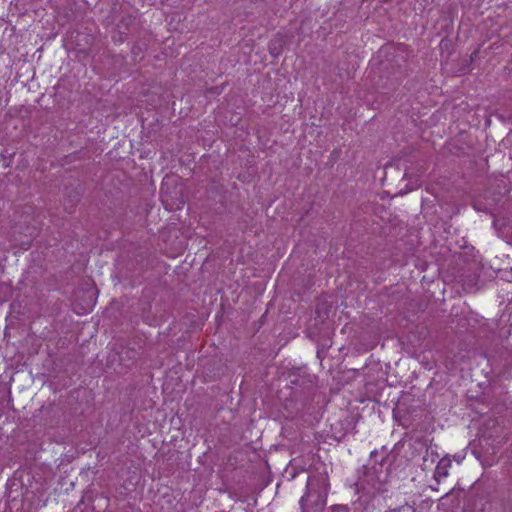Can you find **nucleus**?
Returning <instances> with one entry per match:
<instances>
[{
  "label": "nucleus",
  "instance_id": "f257e3e1",
  "mask_svg": "<svg viewBox=\"0 0 512 512\" xmlns=\"http://www.w3.org/2000/svg\"><path fill=\"white\" fill-rule=\"evenodd\" d=\"M384 458L381 459L378 466L365 465L363 472L355 483L356 492L368 498H374L377 494H383L388 491L387 482L389 476V467L383 469Z\"/></svg>",
  "mask_w": 512,
  "mask_h": 512
},
{
  "label": "nucleus",
  "instance_id": "f03ea898",
  "mask_svg": "<svg viewBox=\"0 0 512 512\" xmlns=\"http://www.w3.org/2000/svg\"><path fill=\"white\" fill-rule=\"evenodd\" d=\"M330 484L321 475L309 476L306 491L299 501L301 512H321L327 504Z\"/></svg>",
  "mask_w": 512,
  "mask_h": 512
},
{
  "label": "nucleus",
  "instance_id": "7ed1b4c3",
  "mask_svg": "<svg viewBox=\"0 0 512 512\" xmlns=\"http://www.w3.org/2000/svg\"><path fill=\"white\" fill-rule=\"evenodd\" d=\"M139 357V353L137 350L133 348H123L119 353V359L124 364L125 367H130L133 365Z\"/></svg>",
  "mask_w": 512,
  "mask_h": 512
},
{
  "label": "nucleus",
  "instance_id": "20e7f679",
  "mask_svg": "<svg viewBox=\"0 0 512 512\" xmlns=\"http://www.w3.org/2000/svg\"><path fill=\"white\" fill-rule=\"evenodd\" d=\"M450 466L449 460L442 459L438 465L436 466L435 472H434V479L437 481V484H439V481L441 478L446 477L448 475L447 468Z\"/></svg>",
  "mask_w": 512,
  "mask_h": 512
},
{
  "label": "nucleus",
  "instance_id": "39448f33",
  "mask_svg": "<svg viewBox=\"0 0 512 512\" xmlns=\"http://www.w3.org/2000/svg\"><path fill=\"white\" fill-rule=\"evenodd\" d=\"M291 384L294 386L303 387L304 389H311L314 385L313 377L310 375L298 376L291 380Z\"/></svg>",
  "mask_w": 512,
  "mask_h": 512
},
{
  "label": "nucleus",
  "instance_id": "423d86ee",
  "mask_svg": "<svg viewBox=\"0 0 512 512\" xmlns=\"http://www.w3.org/2000/svg\"><path fill=\"white\" fill-rule=\"evenodd\" d=\"M478 280H479V276L475 273L465 276V278L462 280L464 289H466L468 292L477 290L478 289V287H477Z\"/></svg>",
  "mask_w": 512,
  "mask_h": 512
},
{
  "label": "nucleus",
  "instance_id": "0eeeda50",
  "mask_svg": "<svg viewBox=\"0 0 512 512\" xmlns=\"http://www.w3.org/2000/svg\"><path fill=\"white\" fill-rule=\"evenodd\" d=\"M269 51L272 55L278 56L282 52V40L280 38L273 39L269 43Z\"/></svg>",
  "mask_w": 512,
  "mask_h": 512
},
{
  "label": "nucleus",
  "instance_id": "6e6552de",
  "mask_svg": "<svg viewBox=\"0 0 512 512\" xmlns=\"http://www.w3.org/2000/svg\"><path fill=\"white\" fill-rule=\"evenodd\" d=\"M80 200V195L78 192H74L73 196H71V199L69 200L70 205L68 206L65 203V209L68 210L69 208L72 209L74 205Z\"/></svg>",
  "mask_w": 512,
  "mask_h": 512
},
{
  "label": "nucleus",
  "instance_id": "1a4fd4ad",
  "mask_svg": "<svg viewBox=\"0 0 512 512\" xmlns=\"http://www.w3.org/2000/svg\"><path fill=\"white\" fill-rule=\"evenodd\" d=\"M330 512H349V508L346 505H333Z\"/></svg>",
  "mask_w": 512,
  "mask_h": 512
},
{
  "label": "nucleus",
  "instance_id": "9d476101",
  "mask_svg": "<svg viewBox=\"0 0 512 512\" xmlns=\"http://www.w3.org/2000/svg\"><path fill=\"white\" fill-rule=\"evenodd\" d=\"M113 39H114L115 41L123 42L125 38H124V35H123V33H122V32H118V33H117V37H116V36H114V37H113Z\"/></svg>",
  "mask_w": 512,
  "mask_h": 512
},
{
  "label": "nucleus",
  "instance_id": "9b49d317",
  "mask_svg": "<svg viewBox=\"0 0 512 512\" xmlns=\"http://www.w3.org/2000/svg\"><path fill=\"white\" fill-rule=\"evenodd\" d=\"M7 154H8V156H9V158H11V157L14 155V153H9L7 149H5V150H3V151L1 152V156H2L3 158H5V157L7 156Z\"/></svg>",
  "mask_w": 512,
  "mask_h": 512
},
{
  "label": "nucleus",
  "instance_id": "f8f14e48",
  "mask_svg": "<svg viewBox=\"0 0 512 512\" xmlns=\"http://www.w3.org/2000/svg\"><path fill=\"white\" fill-rule=\"evenodd\" d=\"M401 510H402V507H398V508H394V509H389L386 512H400Z\"/></svg>",
  "mask_w": 512,
  "mask_h": 512
},
{
  "label": "nucleus",
  "instance_id": "ddd939ff",
  "mask_svg": "<svg viewBox=\"0 0 512 512\" xmlns=\"http://www.w3.org/2000/svg\"><path fill=\"white\" fill-rule=\"evenodd\" d=\"M376 456H377V452H376V451L371 452V457H372V458H374V457H376Z\"/></svg>",
  "mask_w": 512,
  "mask_h": 512
},
{
  "label": "nucleus",
  "instance_id": "4468645a",
  "mask_svg": "<svg viewBox=\"0 0 512 512\" xmlns=\"http://www.w3.org/2000/svg\"><path fill=\"white\" fill-rule=\"evenodd\" d=\"M431 488H432L433 490H438V488L436 487V485L431 486Z\"/></svg>",
  "mask_w": 512,
  "mask_h": 512
},
{
  "label": "nucleus",
  "instance_id": "2eb2a0df",
  "mask_svg": "<svg viewBox=\"0 0 512 512\" xmlns=\"http://www.w3.org/2000/svg\"><path fill=\"white\" fill-rule=\"evenodd\" d=\"M431 488H432L433 490H438V488L436 487V485L431 486Z\"/></svg>",
  "mask_w": 512,
  "mask_h": 512
},
{
  "label": "nucleus",
  "instance_id": "dca6fc26",
  "mask_svg": "<svg viewBox=\"0 0 512 512\" xmlns=\"http://www.w3.org/2000/svg\"><path fill=\"white\" fill-rule=\"evenodd\" d=\"M132 52H133V53L138 52V49L133 48V49H132Z\"/></svg>",
  "mask_w": 512,
  "mask_h": 512
},
{
  "label": "nucleus",
  "instance_id": "f3484780",
  "mask_svg": "<svg viewBox=\"0 0 512 512\" xmlns=\"http://www.w3.org/2000/svg\"><path fill=\"white\" fill-rule=\"evenodd\" d=\"M132 52H133V53L138 52V49L133 48V49H132Z\"/></svg>",
  "mask_w": 512,
  "mask_h": 512
}]
</instances>
